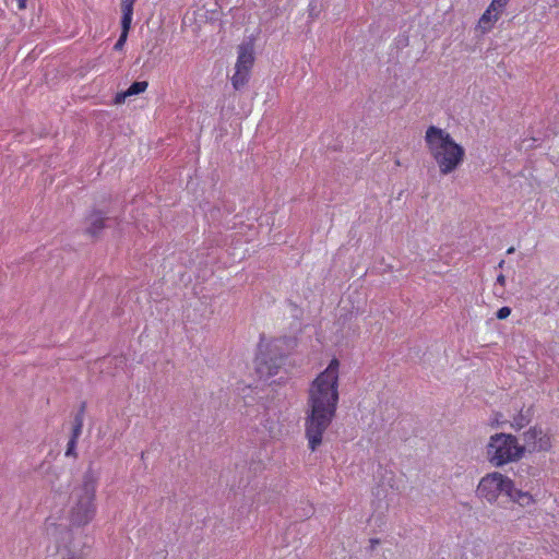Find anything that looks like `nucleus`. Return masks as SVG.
<instances>
[{
    "mask_svg": "<svg viewBox=\"0 0 559 559\" xmlns=\"http://www.w3.org/2000/svg\"><path fill=\"white\" fill-rule=\"evenodd\" d=\"M511 313V309L509 307H502L497 311V318L499 320L507 319Z\"/></svg>",
    "mask_w": 559,
    "mask_h": 559,
    "instance_id": "nucleus-21",
    "label": "nucleus"
},
{
    "mask_svg": "<svg viewBox=\"0 0 559 559\" xmlns=\"http://www.w3.org/2000/svg\"><path fill=\"white\" fill-rule=\"evenodd\" d=\"M513 251H514V249H513V248H509L507 252H508V253H512Z\"/></svg>",
    "mask_w": 559,
    "mask_h": 559,
    "instance_id": "nucleus-27",
    "label": "nucleus"
},
{
    "mask_svg": "<svg viewBox=\"0 0 559 559\" xmlns=\"http://www.w3.org/2000/svg\"><path fill=\"white\" fill-rule=\"evenodd\" d=\"M524 425H525V423H518L516 419H514V423L512 424V426L518 429H521Z\"/></svg>",
    "mask_w": 559,
    "mask_h": 559,
    "instance_id": "nucleus-24",
    "label": "nucleus"
},
{
    "mask_svg": "<svg viewBox=\"0 0 559 559\" xmlns=\"http://www.w3.org/2000/svg\"><path fill=\"white\" fill-rule=\"evenodd\" d=\"M555 5H559V0H555Z\"/></svg>",
    "mask_w": 559,
    "mask_h": 559,
    "instance_id": "nucleus-28",
    "label": "nucleus"
},
{
    "mask_svg": "<svg viewBox=\"0 0 559 559\" xmlns=\"http://www.w3.org/2000/svg\"><path fill=\"white\" fill-rule=\"evenodd\" d=\"M47 539L53 545V551L62 559H86L90 554V545L86 535L75 534L62 523H58L52 516L45 522Z\"/></svg>",
    "mask_w": 559,
    "mask_h": 559,
    "instance_id": "nucleus-4",
    "label": "nucleus"
},
{
    "mask_svg": "<svg viewBox=\"0 0 559 559\" xmlns=\"http://www.w3.org/2000/svg\"><path fill=\"white\" fill-rule=\"evenodd\" d=\"M512 490V479L499 472H492L485 475L477 487L479 497L486 499L488 502H496L501 493L507 496V492Z\"/></svg>",
    "mask_w": 559,
    "mask_h": 559,
    "instance_id": "nucleus-7",
    "label": "nucleus"
},
{
    "mask_svg": "<svg viewBox=\"0 0 559 559\" xmlns=\"http://www.w3.org/2000/svg\"><path fill=\"white\" fill-rule=\"evenodd\" d=\"M496 2H497V3H498V2H503V3L508 4L509 0H496Z\"/></svg>",
    "mask_w": 559,
    "mask_h": 559,
    "instance_id": "nucleus-26",
    "label": "nucleus"
},
{
    "mask_svg": "<svg viewBox=\"0 0 559 559\" xmlns=\"http://www.w3.org/2000/svg\"><path fill=\"white\" fill-rule=\"evenodd\" d=\"M338 377L340 361L337 358H333L310 384L305 417V437L308 448L312 452L322 444L323 436L335 418L340 399Z\"/></svg>",
    "mask_w": 559,
    "mask_h": 559,
    "instance_id": "nucleus-1",
    "label": "nucleus"
},
{
    "mask_svg": "<svg viewBox=\"0 0 559 559\" xmlns=\"http://www.w3.org/2000/svg\"><path fill=\"white\" fill-rule=\"evenodd\" d=\"M83 427L72 425L71 437L70 439L79 440L82 435Z\"/></svg>",
    "mask_w": 559,
    "mask_h": 559,
    "instance_id": "nucleus-22",
    "label": "nucleus"
},
{
    "mask_svg": "<svg viewBox=\"0 0 559 559\" xmlns=\"http://www.w3.org/2000/svg\"><path fill=\"white\" fill-rule=\"evenodd\" d=\"M250 75V72L235 68V73L231 76L233 87L237 91L241 90L249 82Z\"/></svg>",
    "mask_w": 559,
    "mask_h": 559,
    "instance_id": "nucleus-17",
    "label": "nucleus"
},
{
    "mask_svg": "<svg viewBox=\"0 0 559 559\" xmlns=\"http://www.w3.org/2000/svg\"><path fill=\"white\" fill-rule=\"evenodd\" d=\"M132 20L121 16V33L114 46L115 50H122L128 39L129 32L131 29Z\"/></svg>",
    "mask_w": 559,
    "mask_h": 559,
    "instance_id": "nucleus-16",
    "label": "nucleus"
},
{
    "mask_svg": "<svg viewBox=\"0 0 559 559\" xmlns=\"http://www.w3.org/2000/svg\"><path fill=\"white\" fill-rule=\"evenodd\" d=\"M16 2H17L19 10H24L26 8L27 0H16Z\"/></svg>",
    "mask_w": 559,
    "mask_h": 559,
    "instance_id": "nucleus-23",
    "label": "nucleus"
},
{
    "mask_svg": "<svg viewBox=\"0 0 559 559\" xmlns=\"http://www.w3.org/2000/svg\"><path fill=\"white\" fill-rule=\"evenodd\" d=\"M253 392V389L251 386H245L242 389V399L245 402V411L241 412L242 416L250 421L253 417L255 418L258 414L260 413V406L250 404L247 400L250 399L251 401H254V397L250 394Z\"/></svg>",
    "mask_w": 559,
    "mask_h": 559,
    "instance_id": "nucleus-12",
    "label": "nucleus"
},
{
    "mask_svg": "<svg viewBox=\"0 0 559 559\" xmlns=\"http://www.w3.org/2000/svg\"><path fill=\"white\" fill-rule=\"evenodd\" d=\"M76 444H78V440L69 439L68 444H67V450H66V456H71V457L78 456Z\"/></svg>",
    "mask_w": 559,
    "mask_h": 559,
    "instance_id": "nucleus-20",
    "label": "nucleus"
},
{
    "mask_svg": "<svg viewBox=\"0 0 559 559\" xmlns=\"http://www.w3.org/2000/svg\"><path fill=\"white\" fill-rule=\"evenodd\" d=\"M507 7L503 2H496V0H492L491 3L488 5L486 11L483 13V15L478 20V26L483 32L490 31L495 23L499 20L500 15L502 14L504 8Z\"/></svg>",
    "mask_w": 559,
    "mask_h": 559,
    "instance_id": "nucleus-9",
    "label": "nucleus"
},
{
    "mask_svg": "<svg viewBox=\"0 0 559 559\" xmlns=\"http://www.w3.org/2000/svg\"><path fill=\"white\" fill-rule=\"evenodd\" d=\"M526 447L530 451L540 452L549 451L551 448V438L540 428L532 427L523 435Z\"/></svg>",
    "mask_w": 559,
    "mask_h": 559,
    "instance_id": "nucleus-8",
    "label": "nucleus"
},
{
    "mask_svg": "<svg viewBox=\"0 0 559 559\" xmlns=\"http://www.w3.org/2000/svg\"><path fill=\"white\" fill-rule=\"evenodd\" d=\"M507 496L515 503H519L522 507L530 506L534 503V498L530 492L522 491L520 489H515L514 481L512 480V490L507 492Z\"/></svg>",
    "mask_w": 559,
    "mask_h": 559,
    "instance_id": "nucleus-15",
    "label": "nucleus"
},
{
    "mask_svg": "<svg viewBox=\"0 0 559 559\" xmlns=\"http://www.w3.org/2000/svg\"><path fill=\"white\" fill-rule=\"evenodd\" d=\"M136 0H122L121 2V13L123 17L133 19V8Z\"/></svg>",
    "mask_w": 559,
    "mask_h": 559,
    "instance_id": "nucleus-18",
    "label": "nucleus"
},
{
    "mask_svg": "<svg viewBox=\"0 0 559 559\" xmlns=\"http://www.w3.org/2000/svg\"><path fill=\"white\" fill-rule=\"evenodd\" d=\"M425 143L441 175H449L462 165L465 150L445 130L428 127Z\"/></svg>",
    "mask_w": 559,
    "mask_h": 559,
    "instance_id": "nucleus-3",
    "label": "nucleus"
},
{
    "mask_svg": "<svg viewBox=\"0 0 559 559\" xmlns=\"http://www.w3.org/2000/svg\"><path fill=\"white\" fill-rule=\"evenodd\" d=\"M147 81H136L132 83L127 91L118 93L115 97V103L121 104L122 102H124L127 97L145 92L147 90Z\"/></svg>",
    "mask_w": 559,
    "mask_h": 559,
    "instance_id": "nucleus-13",
    "label": "nucleus"
},
{
    "mask_svg": "<svg viewBox=\"0 0 559 559\" xmlns=\"http://www.w3.org/2000/svg\"><path fill=\"white\" fill-rule=\"evenodd\" d=\"M524 452L525 447L519 443L516 437L503 432L492 435L486 447L487 459L493 466L518 462Z\"/></svg>",
    "mask_w": 559,
    "mask_h": 559,
    "instance_id": "nucleus-6",
    "label": "nucleus"
},
{
    "mask_svg": "<svg viewBox=\"0 0 559 559\" xmlns=\"http://www.w3.org/2000/svg\"><path fill=\"white\" fill-rule=\"evenodd\" d=\"M297 346V338L294 336L266 337L262 335L258 344L254 357V369L262 380L278 374L286 358Z\"/></svg>",
    "mask_w": 559,
    "mask_h": 559,
    "instance_id": "nucleus-2",
    "label": "nucleus"
},
{
    "mask_svg": "<svg viewBox=\"0 0 559 559\" xmlns=\"http://www.w3.org/2000/svg\"><path fill=\"white\" fill-rule=\"evenodd\" d=\"M507 496L515 503H519L522 507L530 506L534 503V498L530 492L522 491L520 489H515L514 481L512 480V490L507 492Z\"/></svg>",
    "mask_w": 559,
    "mask_h": 559,
    "instance_id": "nucleus-14",
    "label": "nucleus"
},
{
    "mask_svg": "<svg viewBox=\"0 0 559 559\" xmlns=\"http://www.w3.org/2000/svg\"><path fill=\"white\" fill-rule=\"evenodd\" d=\"M254 64L253 47L249 44L240 45L235 68L246 70L251 73Z\"/></svg>",
    "mask_w": 559,
    "mask_h": 559,
    "instance_id": "nucleus-10",
    "label": "nucleus"
},
{
    "mask_svg": "<svg viewBox=\"0 0 559 559\" xmlns=\"http://www.w3.org/2000/svg\"><path fill=\"white\" fill-rule=\"evenodd\" d=\"M85 408H86V404L82 403L81 406H80L79 412L74 416L73 425L83 427Z\"/></svg>",
    "mask_w": 559,
    "mask_h": 559,
    "instance_id": "nucleus-19",
    "label": "nucleus"
},
{
    "mask_svg": "<svg viewBox=\"0 0 559 559\" xmlns=\"http://www.w3.org/2000/svg\"><path fill=\"white\" fill-rule=\"evenodd\" d=\"M106 217L99 211H93L86 217V223L88 224L86 227V234L92 237L98 236L102 230L105 228Z\"/></svg>",
    "mask_w": 559,
    "mask_h": 559,
    "instance_id": "nucleus-11",
    "label": "nucleus"
},
{
    "mask_svg": "<svg viewBox=\"0 0 559 559\" xmlns=\"http://www.w3.org/2000/svg\"><path fill=\"white\" fill-rule=\"evenodd\" d=\"M497 282H498V283H500L501 285H503V284H504V282H506L504 276H503L502 274H500V275L497 277Z\"/></svg>",
    "mask_w": 559,
    "mask_h": 559,
    "instance_id": "nucleus-25",
    "label": "nucleus"
},
{
    "mask_svg": "<svg viewBox=\"0 0 559 559\" xmlns=\"http://www.w3.org/2000/svg\"><path fill=\"white\" fill-rule=\"evenodd\" d=\"M97 478L90 469L84 473L82 484L74 489V502L70 511V523L73 526H85L96 515Z\"/></svg>",
    "mask_w": 559,
    "mask_h": 559,
    "instance_id": "nucleus-5",
    "label": "nucleus"
}]
</instances>
